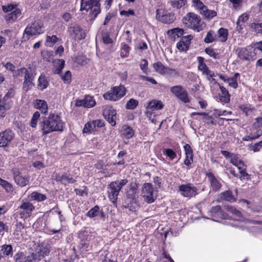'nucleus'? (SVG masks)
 <instances>
[{
	"instance_id": "obj_1",
	"label": "nucleus",
	"mask_w": 262,
	"mask_h": 262,
	"mask_svg": "<svg viewBox=\"0 0 262 262\" xmlns=\"http://www.w3.org/2000/svg\"><path fill=\"white\" fill-rule=\"evenodd\" d=\"M64 123L58 115L50 114L39 124V127L42 136H46L54 132H61Z\"/></svg>"
},
{
	"instance_id": "obj_2",
	"label": "nucleus",
	"mask_w": 262,
	"mask_h": 262,
	"mask_svg": "<svg viewBox=\"0 0 262 262\" xmlns=\"http://www.w3.org/2000/svg\"><path fill=\"white\" fill-rule=\"evenodd\" d=\"M35 206L31 202L23 200L21 204L16 209L14 214L15 219H22L25 221L31 217L35 210Z\"/></svg>"
},
{
	"instance_id": "obj_3",
	"label": "nucleus",
	"mask_w": 262,
	"mask_h": 262,
	"mask_svg": "<svg viewBox=\"0 0 262 262\" xmlns=\"http://www.w3.org/2000/svg\"><path fill=\"white\" fill-rule=\"evenodd\" d=\"M183 23L188 28L196 32H200L203 28V23L197 14L189 12L183 18Z\"/></svg>"
},
{
	"instance_id": "obj_4",
	"label": "nucleus",
	"mask_w": 262,
	"mask_h": 262,
	"mask_svg": "<svg viewBox=\"0 0 262 262\" xmlns=\"http://www.w3.org/2000/svg\"><path fill=\"white\" fill-rule=\"evenodd\" d=\"M2 8L5 13H7L5 16L7 23H14L21 13V11L18 8L17 4H8L3 5Z\"/></svg>"
},
{
	"instance_id": "obj_5",
	"label": "nucleus",
	"mask_w": 262,
	"mask_h": 262,
	"mask_svg": "<svg viewBox=\"0 0 262 262\" xmlns=\"http://www.w3.org/2000/svg\"><path fill=\"white\" fill-rule=\"evenodd\" d=\"M261 135L262 117L255 119L250 129V132L247 133V135L243 138V140L246 141H252L258 138Z\"/></svg>"
},
{
	"instance_id": "obj_6",
	"label": "nucleus",
	"mask_w": 262,
	"mask_h": 262,
	"mask_svg": "<svg viewBox=\"0 0 262 262\" xmlns=\"http://www.w3.org/2000/svg\"><path fill=\"white\" fill-rule=\"evenodd\" d=\"M80 10L90 11L92 18H95L100 12L99 0H81Z\"/></svg>"
},
{
	"instance_id": "obj_7",
	"label": "nucleus",
	"mask_w": 262,
	"mask_h": 262,
	"mask_svg": "<svg viewBox=\"0 0 262 262\" xmlns=\"http://www.w3.org/2000/svg\"><path fill=\"white\" fill-rule=\"evenodd\" d=\"M126 93V89L124 85L115 86L103 95L105 100L116 101L122 98Z\"/></svg>"
},
{
	"instance_id": "obj_8",
	"label": "nucleus",
	"mask_w": 262,
	"mask_h": 262,
	"mask_svg": "<svg viewBox=\"0 0 262 262\" xmlns=\"http://www.w3.org/2000/svg\"><path fill=\"white\" fill-rule=\"evenodd\" d=\"M127 183V180L122 179L119 181H114L110 183L108 191V198L113 204L116 203L120 190Z\"/></svg>"
},
{
	"instance_id": "obj_9",
	"label": "nucleus",
	"mask_w": 262,
	"mask_h": 262,
	"mask_svg": "<svg viewBox=\"0 0 262 262\" xmlns=\"http://www.w3.org/2000/svg\"><path fill=\"white\" fill-rule=\"evenodd\" d=\"M42 27L41 23L36 21L27 26L23 34V40L27 41L30 39L31 36L42 33Z\"/></svg>"
},
{
	"instance_id": "obj_10",
	"label": "nucleus",
	"mask_w": 262,
	"mask_h": 262,
	"mask_svg": "<svg viewBox=\"0 0 262 262\" xmlns=\"http://www.w3.org/2000/svg\"><path fill=\"white\" fill-rule=\"evenodd\" d=\"M141 195L145 202L151 203L156 198L155 191L152 185L149 183L144 184L142 188Z\"/></svg>"
},
{
	"instance_id": "obj_11",
	"label": "nucleus",
	"mask_w": 262,
	"mask_h": 262,
	"mask_svg": "<svg viewBox=\"0 0 262 262\" xmlns=\"http://www.w3.org/2000/svg\"><path fill=\"white\" fill-rule=\"evenodd\" d=\"M171 92L174 94L178 98L180 99L184 103L189 102V99L188 97L187 93L181 85H176L171 88Z\"/></svg>"
},
{
	"instance_id": "obj_12",
	"label": "nucleus",
	"mask_w": 262,
	"mask_h": 262,
	"mask_svg": "<svg viewBox=\"0 0 262 262\" xmlns=\"http://www.w3.org/2000/svg\"><path fill=\"white\" fill-rule=\"evenodd\" d=\"M198 60L199 62L198 69L202 72V74L205 75L209 80L211 81H214L215 79L213 78L215 76L214 73L207 67L204 62V58L202 57H198Z\"/></svg>"
},
{
	"instance_id": "obj_13",
	"label": "nucleus",
	"mask_w": 262,
	"mask_h": 262,
	"mask_svg": "<svg viewBox=\"0 0 262 262\" xmlns=\"http://www.w3.org/2000/svg\"><path fill=\"white\" fill-rule=\"evenodd\" d=\"M103 116L112 126H115L116 124L117 119L116 110L112 106L106 105L103 112Z\"/></svg>"
},
{
	"instance_id": "obj_14",
	"label": "nucleus",
	"mask_w": 262,
	"mask_h": 262,
	"mask_svg": "<svg viewBox=\"0 0 262 262\" xmlns=\"http://www.w3.org/2000/svg\"><path fill=\"white\" fill-rule=\"evenodd\" d=\"M49 253L48 245L46 244H40L36 248L34 253H32L35 262L39 260L42 258L47 256Z\"/></svg>"
},
{
	"instance_id": "obj_15",
	"label": "nucleus",
	"mask_w": 262,
	"mask_h": 262,
	"mask_svg": "<svg viewBox=\"0 0 262 262\" xmlns=\"http://www.w3.org/2000/svg\"><path fill=\"white\" fill-rule=\"evenodd\" d=\"M104 125V123L102 120H95L87 122L83 129V133L90 134L97 130L98 128Z\"/></svg>"
},
{
	"instance_id": "obj_16",
	"label": "nucleus",
	"mask_w": 262,
	"mask_h": 262,
	"mask_svg": "<svg viewBox=\"0 0 262 262\" xmlns=\"http://www.w3.org/2000/svg\"><path fill=\"white\" fill-rule=\"evenodd\" d=\"M163 104L162 102L158 100H152L147 102L145 105L146 114L147 116L150 117L152 115V112L154 111L159 110L162 108Z\"/></svg>"
},
{
	"instance_id": "obj_17",
	"label": "nucleus",
	"mask_w": 262,
	"mask_h": 262,
	"mask_svg": "<svg viewBox=\"0 0 262 262\" xmlns=\"http://www.w3.org/2000/svg\"><path fill=\"white\" fill-rule=\"evenodd\" d=\"M179 189L181 194L185 197H191L196 194L197 188L191 184L181 185Z\"/></svg>"
},
{
	"instance_id": "obj_18",
	"label": "nucleus",
	"mask_w": 262,
	"mask_h": 262,
	"mask_svg": "<svg viewBox=\"0 0 262 262\" xmlns=\"http://www.w3.org/2000/svg\"><path fill=\"white\" fill-rule=\"evenodd\" d=\"M13 175L15 182L20 186H25L29 183L30 178L27 174L19 172L17 170H14Z\"/></svg>"
},
{
	"instance_id": "obj_19",
	"label": "nucleus",
	"mask_w": 262,
	"mask_h": 262,
	"mask_svg": "<svg viewBox=\"0 0 262 262\" xmlns=\"http://www.w3.org/2000/svg\"><path fill=\"white\" fill-rule=\"evenodd\" d=\"M156 18L165 24H170L174 20V15L170 13L164 14L163 10L158 9L156 11Z\"/></svg>"
},
{
	"instance_id": "obj_20",
	"label": "nucleus",
	"mask_w": 262,
	"mask_h": 262,
	"mask_svg": "<svg viewBox=\"0 0 262 262\" xmlns=\"http://www.w3.org/2000/svg\"><path fill=\"white\" fill-rule=\"evenodd\" d=\"M192 38L193 36L191 35L182 37L180 40L177 43V48L180 51H187Z\"/></svg>"
},
{
	"instance_id": "obj_21",
	"label": "nucleus",
	"mask_w": 262,
	"mask_h": 262,
	"mask_svg": "<svg viewBox=\"0 0 262 262\" xmlns=\"http://www.w3.org/2000/svg\"><path fill=\"white\" fill-rule=\"evenodd\" d=\"M77 106H83L87 108H91L96 105V101L93 97L86 96L82 99L77 100L75 103Z\"/></svg>"
},
{
	"instance_id": "obj_22",
	"label": "nucleus",
	"mask_w": 262,
	"mask_h": 262,
	"mask_svg": "<svg viewBox=\"0 0 262 262\" xmlns=\"http://www.w3.org/2000/svg\"><path fill=\"white\" fill-rule=\"evenodd\" d=\"M13 133L9 130L0 133V147H6L13 138Z\"/></svg>"
},
{
	"instance_id": "obj_23",
	"label": "nucleus",
	"mask_w": 262,
	"mask_h": 262,
	"mask_svg": "<svg viewBox=\"0 0 262 262\" xmlns=\"http://www.w3.org/2000/svg\"><path fill=\"white\" fill-rule=\"evenodd\" d=\"M94 236V235H92V233L90 232H89L88 231H85L84 232L82 235H80V238L83 241L85 240V241L83 243H82L81 244V249L82 251H88L90 250V245L88 243H86V242H89L92 239V237Z\"/></svg>"
},
{
	"instance_id": "obj_24",
	"label": "nucleus",
	"mask_w": 262,
	"mask_h": 262,
	"mask_svg": "<svg viewBox=\"0 0 262 262\" xmlns=\"http://www.w3.org/2000/svg\"><path fill=\"white\" fill-rule=\"evenodd\" d=\"M186 158L184 160V164L187 166H189L193 161V152L191 146L186 144L184 145Z\"/></svg>"
},
{
	"instance_id": "obj_25",
	"label": "nucleus",
	"mask_w": 262,
	"mask_h": 262,
	"mask_svg": "<svg viewBox=\"0 0 262 262\" xmlns=\"http://www.w3.org/2000/svg\"><path fill=\"white\" fill-rule=\"evenodd\" d=\"M33 105L35 108L40 110L42 113H47L48 110V106L47 102L45 100L36 99L33 102Z\"/></svg>"
},
{
	"instance_id": "obj_26",
	"label": "nucleus",
	"mask_w": 262,
	"mask_h": 262,
	"mask_svg": "<svg viewBox=\"0 0 262 262\" xmlns=\"http://www.w3.org/2000/svg\"><path fill=\"white\" fill-rule=\"evenodd\" d=\"M33 73L31 72L26 73L24 77V82L23 84V89L25 91H28L33 86Z\"/></svg>"
},
{
	"instance_id": "obj_27",
	"label": "nucleus",
	"mask_w": 262,
	"mask_h": 262,
	"mask_svg": "<svg viewBox=\"0 0 262 262\" xmlns=\"http://www.w3.org/2000/svg\"><path fill=\"white\" fill-rule=\"evenodd\" d=\"M249 15L247 13H243L240 15L236 22V29L238 32L243 29L245 26V23L248 20Z\"/></svg>"
},
{
	"instance_id": "obj_28",
	"label": "nucleus",
	"mask_w": 262,
	"mask_h": 262,
	"mask_svg": "<svg viewBox=\"0 0 262 262\" xmlns=\"http://www.w3.org/2000/svg\"><path fill=\"white\" fill-rule=\"evenodd\" d=\"M14 257L15 262H35L33 256H26L22 252L17 253Z\"/></svg>"
},
{
	"instance_id": "obj_29",
	"label": "nucleus",
	"mask_w": 262,
	"mask_h": 262,
	"mask_svg": "<svg viewBox=\"0 0 262 262\" xmlns=\"http://www.w3.org/2000/svg\"><path fill=\"white\" fill-rule=\"evenodd\" d=\"M219 85L221 92V94L219 97V101L224 103H228L230 101V95L225 88L221 86L219 84Z\"/></svg>"
},
{
	"instance_id": "obj_30",
	"label": "nucleus",
	"mask_w": 262,
	"mask_h": 262,
	"mask_svg": "<svg viewBox=\"0 0 262 262\" xmlns=\"http://www.w3.org/2000/svg\"><path fill=\"white\" fill-rule=\"evenodd\" d=\"M209 181L210 183L211 186L213 190L217 191L221 187V184L215 177L212 173H209L207 174Z\"/></svg>"
},
{
	"instance_id": "obj_31",
	"label": "nucleus",
	"mask_w": 262,
	"mask_h": 262,
	"mask_svg": "<svg viewBox=\"0 0 262 262\" xmlns=\"http://www.w3.org/2000/svg\"><path fill=\"white\" fill-rule=\"evenodd\" d=\"M236 53L242 59H249L252 56L247 48H238L236 50Z\"/></svg>"
},
{
	"instance_id": "obj_32",
	"label": "nucleus",
	"mask_w": 262,
	"mask_h": 262,
	"mask_svg": "<svg viewBox=\"0 0 262 262\" xmlns=\"http://www.w3.org/2000/svg\"><path fill=\"white\" fill-rule=\"evenodd\" d=\"M210 213L212 217H222L224 219L227 218L226 215L222 212L221 207L219 205L213 207L210 210Z\"/></svg>"
},
{
	"instance_id": "obj_33",
	"label": "nucleus",
	"mask_w": 262,
	"mask_h": 262,
	"mask_svg": "<svg viewBox=\"0 0 262 262\" xmlns=\"http://www.w3.org/2000/svg\"><path fill=\"white\" fill-rule=\"evenodd\" d=\"M230 162L238 169H241L245 166L244 162L236 155L232 154L230 157Z\"/></svg>"
},
{
	"instance_id": "obj_34",
	"label": "nucleus",
	"mask_w": 262,
	"mask_h": 262,
	"mask_svg": "<svg viewBox=\"0 0 262 262\" xmlns=\"http://www.w3.org/2000/svg\"><path fill=\"white\" fill-rule=\"evenodd\" d=\"M121 135L127 139L131 138L134 135V131L133 128L128 126H123L121 129Z\"/></svg>"
},
{
	"instance_id": "obj_35",
	"label": "nucleus",
	"mask_w": 262,
	"mask_h": 262,
	"mask_svg": "<svg viewBox=\"0 0 262 262\" xmlns=\"http://www.w3.org/2000/svg\"><path fill=\"white\" fill-rule=\"evenodd\" d=\"M167 34L171 38L175 39L179 37L184 34V30L179 28H176L168 31Z\"/></svg>"
},
{
	"instance_id": "obj_36",
	"label": "nucleus",
	"mask_w": 262,
	"mask_h": 262,
	"mask_svg": "<svg viewBox=\"0 0 262 262\" xmlns=\"http://www.w3.org/2000/svg\"><path fill=\"white\" fill-rule=\"evenodd\" d=\"M229 211L233 215L235 216L234 219L235 220L240 221V222H246L247 220L242 216L241 212L237 210L236 209L233 208V207H228Z\"/></svg>"
},
{
	"instance_id": "obj_37",
	"label": "nucleus",
	"mask_w": 262,
	"mask_h": 262,
	"mask_svg": "<svg viewBox=\"0 0 262 262\" xmlns=\"http://www.w3.org/2000/svg\"><path fill=\"white\" fill-rule=\"evenodd\" d=\"M29 198L30 200L32 201L40 202L46 200V196L45 194L40 193L38 192L34 191L29 195Z\"/></svg>"
},
{
	"instance_id": "obj_38",
	"label": "nucleus",
	"mask_w": 262,
	"mask_h": 262,
	"mask_svg": "<svg viewBox=\"0 0 262 262\" xmlns=\"http://www.w3.org/2000/svg\"><path fill=\"white\" fill-rule=\"evenodd\" d=\"M221 198L227 201L233 202L236 201V199L232 195V192L229 190L225 191L221 194Z\"/></svg>"
},
{
	"instance_id": "obj_39",
	"label": "nucleus",
	"mask_w": 262,
	"mask_h": 262,
	"mask_svg": "<svg viewBox=\"0 0 262 262\" xmlns=\"http://www.w3.org/2000/svg\"><path fill=\"white\" fill-rule=\"evenodd\" d=\"M239 76V74L238 73H235L232 77L227 78V83L230 86L234 89L237 88L238 86L237 80Z\"/></svg>"
},
{
	"instance_id": "obj_40",
	"label": "nucleus",
	"mask_w": 262,
	"mask_h": 262,
	"mask_svg": "<svg viewBox=\"0 0 262 262\" xmlns=\"http://www.w3.org/2000/svg\"><path fill=\"white\" fill-rule=\"evenodd\" d=\"M200 13L204 16L205 17L208 19H211L216 15V12L214 10H208L206 7L203 11L200 12Z\"/></svg>"
},
{
	"instance_id": "obj_41",
	"label": "nucleus",
	"mask_w": 262,
	"mask_h": 262,
	"mask_svg": "<svg viewBox=\"0 0 262 262\" xmlns=\"http://www.w3.org/2000/svg\"><path fill=\"white\" fill-rule=\"evenodd\" d=\"M0 183L7 192L11 193L13 191V187L9 182L1 179Z\"/></svg>"
},
{
	"instance_id": "obj_42",
	"label": "nucleus",
	"mask_w": 262,
	"mask_h": 262,
	"mask_svg": "<svg viewBox=\"0 0 262 262\" xmlns=\"http://www.w3.org/2000/svg\"><path fill=\"white\" fill-rule=\"evenodd\" d=\"M58 38L56 35L47 36L45 42V45L47 47H53L54 45L57 41Z\"/></svg>"
},
{
	"instance_id": "obj_43",
	"label": "nucleus",
	"mask_w": 262,
	"mask_h": 262,
	"mask_svg": "<svg viewBox=\"0 0 262 262\" xmlns=\"http://www.w3.org/2000/svg\"><path fill=\"white\" fill-rule=\"evenodd\" d=\"M239 108L246 115H251L254 111V108L250 104L241 105Z\"/></svg>"
},
{
	"instance_id": "obj_44",
	"label": "nucleus",
	"mask_w": 262,
	"mask_h": 262,
	"mask_svg": "<svg viewBox=\"0 0 262 262\" xmlns=\"http://www.w3.org/2000/svg\"><path fill=\"white\" fill-rule=\"evenodd\" d=\"M54 64L56 67L55 73L59 74L64 66V61L63 59H57L54 61Z\"/></svg>"
},
{
	"instance_id": "obj_45",
	"label": "nucleus",
	"mask_w": 262,
	"mask_h": 262,
	"mask_svg": "<svg viewBox=\"0 0 262 262\" xmlns=\"http://www.w3.org/2000/svg\"><path fill=\"white\" fill-rule=\"evenodd\" d=\"M40 114L39 112H35L31 118L30 121V126L33 128H36L37 125L38 120L40 118Z\"/></svg>"
},
{
	"instance_id": "obj_46",
	"label": "nucleus",
	"mask_w": 262,
	"mask_h": 262,
	"mask_svg": "<svg viewBox=\"0 0 262 262\" xmlns=\"http://www.w3.org/2000/svg\"><path fill=\"white\" fill-rule=\"evenodd\" d=\"M228 30L224 28H220L218 31V37L221 41H225L227 39Z\"/></svg>"
},
{
	"instance_id": "obj_47",
	"label": "nucleus",
	"mask_w": 262,
	"mask_h": 262,
	"mask_svg": "<svg viewBox=\"0 0 262 262\" xmlns=\"http://www.w3.org/2000/svg\"><path fill=\"white\" fill-rule=\"evenodd\" d=\"M153 67L157 72L161 74H164L165 71L167 68L160 62L155 63L153 65Z\"/></svg>"
},
{
	"instance_id": "obj_48",
	"label": "nucleus",
	"mask_w": 262,
	"mask_h": 262,
	"mask_svg": "<svg viewBox=\"0 0 262 262\" xmlns=\"http://www.w3.org/2000/svg\"><path fill=\"white\" fill-rule=\"evenodd\" d=\"M2 251L4 255L8 256H12L13 255L12 247L10 245H4L2 248Z\"/></svg>"
},
{
	"instance_id": "obj_49",
	"label": "nucleus",
	"mask_w": 262,
	"mask_h": 262,
	"mask_svg": "<svg viewBox=\"0 0 262 262\" xmlns=\"http://www.w3.org/2000/svg\"><path fill=\"white\" fill-rule=\"evenodd\" d=\"M163 153L170 160H173L177 156L176 153L170 148L164 149Z\"/></svg>"
},
{
	"instance_id": "obj_50",
	"label": "nucleus",
	"mask_w": 262,
	"mask_h": 262,
	"mask_svg": "<svg viewBox=\"0 0 262 262\" xmlns=\"http://www.w3.org/2000/svg\"><path fill=\"white\" fill-rule=\"evenodd\" d=\"M12 102L11 101L5 100L4 98L1 99L0 111H7L9 110L12 105Z\"/></svg>"
},
{
	"instance_id": "obj_51",
	"label": "nucleus",
	"mask_w": 262,
	"mask_h": 262,
	"mask_svg": "<svg viewBox=\"0 0 262 262\" xmlns=\"http://www.w3.org/2000/svg\"><path fill=\"white\" fill-rule=\"evenodd\" d=\"M48 85V82L45 76H41L38 79V86L41 90L45 89Z\"/></svg>"
},
{
	"instance_id": "obj_52",
	"label": "nucleus",
	"mask_w": 262,
	"mask_h": 262,
	"mask_svg": "<svg viewBox=\"0 0 262 262\" xmlns=\"http://www.w3.org/2000/svg\"><path fill=\"white\" fill-rule=\"evenodd\" d=\"M130 51L129 47L126 43L121 44V50L120 52V56L123 58L126 57L128 56Z\"/></svg>"
},
{
	"instance_id": "obj_53",
	"label": "nucleus",
	"mask_w": 262,
	"mask_h": 262,
	"mask_svg": "<svg viewBox=\"0 0 262 262\" xmlns=\"http://www.w3.org/2000/svg\"><path fill=\"white\" fill-rule=\"evenodd\" d=\"M138 105V101L133 98L130 99L126 103L125 107L128 110H134Z\"/></svg>"
},
{
	"instance_id": "obj_54",
	"label": "nucleus",
	"mask_w": 262,
	"mask_h": 262,
	"mask_svg": "<svg viewBox=\"0 0 262 262\" xmlns=\"http://www.w3.org/2000/svg\"><path fill=\"white\" fill-rule=\"evenodd\" d=\"M192 6L200 12L206 9V6L200 0H192Z\"/></svg>"
},
{
	"instance_id": "obj_55",
	"label": "nucleus",
	"mask_w": 262,
	"mask_h": 262,
	"mask_svg": "<svg viewBox=\"0 0 262 262\" xmlns=\"http://www.w3.org/2000/svg\"><path fill=\"white\" fill-rule=\"evenodd\" d=\"M186 0H172L171 1V5L177 8L182 7L185 5Z\"/></svg>"
},
{
	"instance_id": "obj_56",
	"label": "nucleus",
	"mask_w": 262,
	"mask_h": 262,
	"mask_svg": "<svg viewBox=\"0 0 262 262\" xmlns=\"http://www.w3.org/2000/svg\"><path fill=\"white\" fill-rule=\"evenodd\" d=\"M29 71L26 68H20L19 69H18L17 71H15L13 73V75L14 76L17 77V76H25L26 73H28Z\"/></svg>"
},
{
	"instance_id": "obj_57",
	"label": "nucleus",
	"mask_w": 262,
	"mask_h": 262,
	"mask_svg": "<svg viewBox=\"0 0 262 262\" xmlns=\"http://www.w3.org/2000/svg\"><path fill=\"white\" fill-rule=\"evenodd\" d=\"M251 28L257 33L262 34V23H252L251 24Z\"/></svg>"
},
{
	"instance_id": "obj_58",
	"label": "nucleus",
	"mask_w": 262,
	"mask_h": 262,
	"mask_svg": "<svg viewBox=\"0 0 262 262\" xmlns=\"http://www.w3.org/2000/svg\"><path fill=\"white\" fill-rule=\"evenodd\" d=\"M71 73L70 71H67L65 74L61 76L62 80L65 83L69 84L71 81Z\"/></svg>"
},
{
	"instance_id": "obj_59",
	"label": "nucleus",
	"mask_w": 262,
	"mask_h": 262,
	"mask_svg": "<svg viewBox=\"0 0 262 262\" xmlns=\"http://www.w3.org/2000/svg\"><path fill=\"white\" fill-rule=\"evenodd\" d=\"M99 208L98 206H96L90 210L87 213L88 216L90 217H93L97 216L98 214Z\"/></svg>"
},
{
	"instance_id": "obj_60",
	"label": "nucleus",
	"mask_w": 262,
	"mask_h": 262,
	"mask_svg": "<svg viewBox=\"0 0 262 262\" xmlns=\"http://www.w3.org/2000/svg\"><path fill=\"white\" fill-rule=\"evenodd\" d=\"M214 40V33L212 31H209L207 34L206 36L204 39V41L207 43L212 42Z\"/></svg>"
},
{
	"instance_id": "obj_61",
	"label": "nucleus",
	"mask_w": 262,
	"mask_h": 262,
	"mask_svg": "<svg viewBox=\"0 0 262 262\" xmlns=\"http://www.w3.org/2000/svg\"><path fill=\"white\" fill-rule=\"evenodd\" d=\"M250 148L255 152L259 151L262 148V140L254 144Z\"/></svg>"
},
{
	"instance_id": "obj_62",
	"label": "nucleus",
	"mask_w": 262,
	"mask_h": 262,
	"mask_svg": "<svg viewBox=\"0 0 262 262\" xmlns=\"http://www.w3.org/2000/svg\"><path fill=\"white\" fill-rule=\"evenodd\" d=\"M164 74L170 76L174 77L178 75V72L175 69H170L167 67L166 70L165 71Z\"/></svg>"
},
{
	"instance_id": "obj_63",
	"label": "nucleus",
	"mask_w": 262,
	"mask_h": 262,
	"mask_svg": "<svg viewBox=\"0 0 262 262\" xmlns=\"http://www.w3.org/2000/svg\"><path fill=\"white\" fill-rule=\"evenodd\" d=\"M147 65L148 62L146 60L143 59L141 60L140 65V69L144 73H146L147 72Z\"/></svg>"
},
{
	"instance_id": "obj_64",
	"label": "nucleus",
	"mask_w": 262,
	"mask_h": 262,
	"mask_svg": "<svg viewBox=\"0 0 262 262\" xmlns=\"http://www.w3.org/2000/svg\"><path fill=\"white\" fill-rule=\"evenodd\" d=\"M230 2L232 4L233 7L234 9H240L242 4V0H229Z\"/></svg>"
}]
</instances>
